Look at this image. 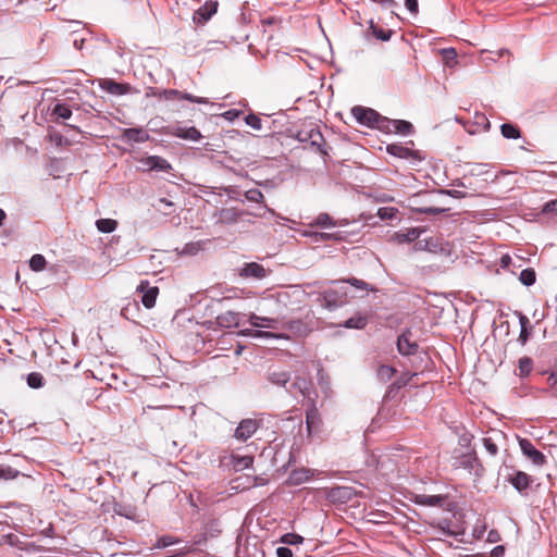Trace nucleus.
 <instances>
[{"label":"nucleus","instance_id":"f257e3e1","mask_svg":"<svg viewBox=\"0 0 557 557\" xmlns=\"http://www.w3.org/2000/svg\"><path fill=\"white\" fill-rule=\"evenodd\" d=\"M267 380L272 385L284 387L286 393L294 398H297L298 395L307 396L312 385L310 381L300 376L295 377V380L287 385L290 381V372L273 368L269 369Z\"/></svg>","mask_w":557,"mask_h":557},{"label":"nucleus","instance_id":"f03ea898","mask_svg":"<svg viewBox=\"0 0 557 557\" xmlns=\"http://www.w3.org/2000/svg\"><path fill=\"white\" fill-rule=\"evenodd\" d=\"M295 137L300 143H309L310 146L322 156L327 154L325 149V139L319 127L314 124L309 123L308 125H304L299 131H297Z\"/></svg>","mask_w":557,"mask_h":557},{"label":"nucleus","instance_id":"7ed1b4c3","mask_svg":"<svg viewBox=\"0 0 557 557\" xmlns=\"http://www.w3.org/2000/svg\"><path fill=\"white\" fill-rule=\"evenodd\" d=\"M307 398L306 400V430L307 436L311 437L314 434L321 432L322 429V418L320 411L317 407L315 400L310 396V389L308 391V395L304 396Z\"/></svg>","mask_w":557,"mask_h":557},{"label":"nucleus","instance_id":"20e7f679","mask_svg":"<svg viewBox=\"0 0 557 557\" xmlns=\"http://www.w3.org/2000/svg\"><path fill=\"white\" fill-rule=\"evenodd\" d=\"M506 482L511 484L521 496L525 497L530 494L534 478L524 471L512 470V472L507 474Z\"/></svg>","mask_w":557,"mask_h":557},{"label":"nucleus","instance_id":"39448f33","mask_svg":"<svg viewBox=\"0 0 557 557\" xmlns=\"http://www.w3.org/2000/svg\"><path fill=\"white\" fill-rule=\"evenodd\" d=\"M518 444L522 454L537 467H543L547 462L546 456L535 448L532 442L524 437H518Z\"/></svg>","mask_w":557,"mask_h":557},{"label":"nucleus","instance_id":"423d86ee","mask_svg":"<svg viewBox=\"0 0 557 557\" xmlns=\"http://www.w3.org/2000/svg\"><path fill=\"white\" fill-rule=\"evenodd\" d=\"M352 116L357 120V122L361 125L368 127H375L380 113L371 108H366L361 106H356L351 109Z\"/></svg>","mask_w":557,"mask_h":557},{"label":"nucleus","instance_id":"0eeeda50","mask_svg":"<svg viewBox=\"0 0 557 557\" xmlns=\"http://www.w3.org/2000/svg\"><path fill=\"white\" fill-rule=\"evenodd\" d=\"M410 329H406L397 338V350L401 356H413L419 350L418 343L412 338Z\"/></svg>","mask_w":557,"mask_h":557},{"label":"nucleus","instance_id":"6e6552de","mask_svg":"<svg viewBox=\"0 0 557 557\" xmlns=\"http://www.w3.org/2000/svg\"><path fill=\"white\" fill-rule=\"evenodd\" d=\"M136 290L141 294V302L147 309L154 307L159 295L158 286H151L148 281L143 280Z\"/></svg>","mask_w":557,"mask_h":557},{"label":"nucleus","instance_id":"1a4fd4ad","mask_svg":"<svg viewBox=\"0 0 557 557\" xmlns=\"http://www.w3.org/2000/svg\"><path fill=\"white\" fill-rule=\"evenodd\" d=\"M259 429V423L255 419H244L239 422L235 429L234 437L239 441H247Z\"/></svg>","mask_w":557,"mask_h":557},{"label":"nucleus","instance_id":"9d476101","mask_svg":"<svg viewBox=\"0 0 557 557\" xmlns=\"http://www.w3.org/2000/svg\"><path fill=\"white\" fill-rule=\"evenodd\" d=\"M99 87L113 96H123L132 92V86L128 83H117L113 79H101Z\"/></svg>","mask_w":557,"mask_h":557},{"label":"nucleus","instance_id":"9b49d317","mask_svg":"<svg viewBox=\"0 0 557 557\" xmlns=\"http://www.w3.org/2000/svg\"><path fill=\"white\" fill-rule=\"evenodd\" d=\"M170 134L174 137L191 141H199L202 138L201 133L195 126L186 127L180 124L171 126Z\"/></svg>","mask_w":557,"mask_h":557},{"label":"nucleus","instance_id":"f8f14e48","mask_svg":"<svg viewBox=\"0 0 557 557\" xmlns=\"http://www.w3.org/2000/svg\"><path fill=\"white\" fill-rule=\"evenodd\" d=\"M216 1H207L198 10L195 11L193 20L197 24L207 23L218 11Z\"/></svg>","mask_w":557,"mask_h":557},{"label":"nucleus","instance_id":"ddd939ff","mask_svg":"<svg viewBox=\"0 0 557 557\" xmlns=\"http://www.w3.org/2000/svg\"><path fill=\"white\" fill-rule=\"evenodd\" d=\"M165 100H188L190 102L206 104L208 103L207 98L194 96L188 92H182L177 89H162V97Z\"/></svg>","mask_w":557,"mask_h":557},{"label":"nucleus","instance_id":"4468645a","mask_svg":"<svg viewBox=\"0 0 557 557\" xmlns=\"http://www.w3.org/2000/svg\"><path fill=\"white\" fill-rule=\"evenodd\" d=\"M319 300L321 301L322 306H324L329 310H334L345 302L343 294H339L337 290L334 289L325 290L321 295Z\"/></svg>","mask_w":557,"mask_h":557},{"label":"nucleus","instance_id":"2eb2a0df","mask_svg":"<svg viewBox=\"0 0 557 557\" xmlns=\"http://www.w3.org/2000/svg\"><path fill=\"white\" fill-rule=\"evenodd\" d=\"M239 275L260 280L267 276V270L257 262H248L240 268Z\"/></svg>","mask_w":557,"mask_h":557},{"label":"nucleus","instance_id":"dca6fc26","mask_svg":"<svg viewBox=\"0 0 557 557\" xmlns=\"http://www.w3.org/2000/svg\"><path fill=\"white\" fill-rule=\"evenodd\" d=\"M445 500L446 496L443 495L414 494L412 497L414 504L429 507L442 506Z\"/></svg>","mask_w":557,"mask_h":557},{"label":"nucleus","instance_id":"f3484780","mask_svg":"<svg viewBox=\"0 0 557 557\" xmlns=\"http://www.w3.org/2000/svg\"><path fill=\"white\" fill-rule=\"evenodd\" d=\"M423 232L422 228L419 227H411L407 228L405 231L396 232L392 239L396 242L397 244H405V243H412L416 242L421 233Z\"/></svg>","mask_w":557,"mask_h":557},{"label":"nucleus","instance_id":"a211bd4d","mask_svg":"<svg viewBox=\"0 0 557 557\" xmlns=\"http://www.w3.org/2000/svg\"><path fill=\"white\" fill-rule=\"evenodd\" d=\"M520 324V334L518 342L521 346H524L532 334V326L529 318L520 311H516Z\"/></svg>","mask_w":557,"mask_h":557},{"label":"nucleus","instance_id":"6ab92c4d","mask_svg":"<svg viewBox=\"0 0 557 557\" xmlns=\"http://www.w3.org/2000/svg\"><path fill=\"white\" fill-rule=\"evenodd\" d=\"M143 162L149 170L160 172H169L172 170L170 162L160 156H149Z\"/></svg>","mask_w":557,"mask_h":557},{"label":"nucleus","instance_id":"aec40b11","mask_svg":"<svg viewBox=\"0 0 557 557\" xmlns=\"http://www.w3.org/2000/svg\"><path fill=\"white\" fill-rule=\"evenodd\" d=\"M386 151L388 154L399 159L417 158L418 154L417 151H413L410 148L403 146L401 144H389L386 146Z\"/></svg>","mask_w":557,"mask_h":557},{"label":"nucleus","instance_id":"412c9836","mask_svg":"<svg viewBox=\"0 0 557 557\" xmlns=\"http://www.w3.org/2000/svg\"><path fill=\"white\" fill-rule=\"evenodd\" d=\"M73 112L71 107L66 102H60L53 104L51 109V117L54 122L59 123V121L69 120L72 116Z\"/></svg>","mask_w":557,"mask_h":557},{"label":"nucleus","instance_id":"4be33fe9","mask_svg":"<svg viewBox=\"0 0 557 557\" xmlns=\"http://www.w3.org/2000/svg\"><path fill=\"white\" fill-rule=\"evenodd\" d=\"M216 323L222 327H236L240 323V313L226 311L216 317Z\"/></svg>","mask_w":557,"mask_h":557},{"label":"nucleus","instance_id":"5701e85b","mask_svg":"<svg viewBox=\"0 0 557 557\" xmlns=\"http://www.w3.org/2000/svg\"><path fill=\"white\" fill-rule=\"evenodd\" d=\"M253 457L251 455L231 454L230 463L235 471H243L252 466Z\"/></svg>","mask_w":557,"mask_h":557},{"label":"nucleus","instance_id":"b1692460","mask_svg":"<svg viewBox=\"0 0 557 557\" xmlns=\"http://www.w3.org/2000/svg\"><path fill=\"white\" fill-rule=\"evenodd\" d=\"M122 136L125 140L133 143H144L149 138L147 132L136 127L125 128Z\"/></svg>","mask_w":557,"mask_h":557},{"label":"nucleus","instance_id":"393cba45","mask_svg":"<svg viewBox=\"0 0 557 557\" xmlns=\"http://www.w3.org/2000/svg\"><path fill=\"white\" fill-rule=\"evenodd\" d=\"M313 475V471L308 468L295 469L289 474V481L292 484L299 485L309 481Z\"/></svg>","mask_w":557,"mask_h":557},{"label":"nucleus","instance_id":"a878e982","mask_svg":"<svg viewBox=\"0 0 557 557\" xmlns=\"http://www.w3.org/2000/svg\"><path fill=\"white\" fill-rule=\"evenodd\" d=\"M249 323L255 327L275 329L277 321L272 318L260 317L251 313L249 317Z\"/></svg>","mask_w":557,"mask_h":557},{"label":"nucleus","instance_id":"bb28decb","mask_svg":"<svg viewBox=\"0 0 557 557\" xmlns=\"http://www.w3.org/2000/svg\"><path fill=\"white\" fill-rule=\"evenodd\" d=\"M113 512L129 520H135L136 518V508L132 505L114 503Z\"/></svg>","mask_w":557,"mask_h":557},{"label":"nucleus","instance_id":"cd10ccee","mask_svg":"<svg viewBox=\"0 0 557 557\" xmlns=\"http://www.w3.org/2000/svg\"><path fill=\"white\" fill-rule=\"evenodd\" d=\"M500 133L507 139H518L521 137L520 128L512 123H504L500 125Z\"/></svg>","mask_w":557,"mask_h":557},{"label":"nucleus","instance_id":"c85d7f7f","mask_svg":"<svg viewBox=\"0 0 557 557\" xmlns=\"http://www.w3.org/2000/svg\"><path fill=\"white\" fill-rule=\"evenodd\" d=\"M368 324V317L362 314H356L349 319H347L344 323V326L347 329H357L362 330Z\"/></svg>","mask_w":557,"mask_h":557},{"label":"nucleus","instance_id":"c756f323","mask_svg":"<svg viewBox=\"0 0 557 557\" xmlns=\"http://www.w3.org/2000/svg\"><path fill=\"white\" fill-rule=\"evenodd\" d=\"M518 278L522 285L530 287L536 282V272L533 268L523 269Z\"/></svg>","mask_w":557,"mask_h":557},{"label":"nucleus","instance_id":"7c9ffc66","mask_svg":"<svg viewBox=\"0 0 557 557\" xmlns=\"http://www.w3.org/2000/svg\"><path fill=\"white\" fill-rule=\"evenodd\" d=\"M392 132L393 134L410 135L413 133V125L405 120H395Z\"/></svg>","mask_w":557,"mask_h":557},{"label":"nucleus","instance_id":"2f4dec72","mask_svg":"<svg viewBox=\"0 0 557 557\" xmlns=\"http://www.w3.org/2000/svg\"><path fill=\"white\" fill-rule=\"evenodd\" d=\"M396 373V369L392 366L381 364L376 370V377L381 382L389 381L394 374Z\"/></svg>","mask_w":557,"mask_h":557},{"label":"nucleus","instance_id":"473e14b6","mask_svg":"<svg viewBox=\"0 0 557 557\" xmlns=\"http://www.w3.org/2000/svg\"><path fill=\"white\" fill-rule=\"evenodd\" d=\"M96 226L101 233H112L117 227V222L113 219H99L96 221Z\"/></svg>","mask_w":557,"mask_h":557},{"label":"nucleus","instance_id":"72a5a7b5","mask_svg":"<svg viewBox=\"0 0 557 557\" xmlns=\"http://www.w3.org/2000/svg\"><path fill=\"white\" fill-rule=\"evenodd\" d=\"M394 125L395 120L388 119L380 114L374 128L386 134H393L392 129Z\"/></svg>","mask_w":557,"mask_h":557},{"label":"nucleus","instance_id":"f704fd0d","mask_svg":"<svg viewBox=\"0 0 557 557\" xmlns=\"http://www.w3.org/2000/svg\"><path fill=\"white\" fill-rule=\"evenodd\" d=\"M372 32V35L382 41H387L391 39L392 30L391 29H383L379 27L373 21L370 22V27Z\"/></svg>","mask_w":557,"mask_h":557},{"label":"nucleus","instance_id":"c9c22d12","mask_svg":"<svg viewBox=\"0 0 557 557\" xmlns=\"http://www.w3.org/2000/svg\"><path fill=\"white\" fill-rule=\"evenodd\" d=\"M519 373L518 375L521 377L528 376L533 369V360L530 357H522L519 359Z\"/></svg>","mask_w":557,"mask_h":557},{"label":"nucleus","instance_id":"e433bc0d","mask_svg":"<svg viewBox=\"0 0 557 557\" xmlns=\"http://www.w3.org/2000/svg\"><path fill=\"white\" fill-rule=\"evenodd\" d=\"M312 225L320 227H331L336 226L337 223L333 220V218L329 213H320L315 216Z\"/></svg>","mask_w":557,"mask_h":557},{"label":"nucleus","instance_id":"4c0bfd02","mask_svg":"<svg viewBox=\"0 0 557 557\" xmlns=\"http://www.w3.org/2000/svg\"><path fill=\"white\" fill-rule=\"evenodd\" d=\"M333 284H337V283H348L350 284L351 286L356 287L357 289H362V290H372L373 288L370 287V285L362 281V280H359V278H356V277H349V278H346V280H337V281H332Z\"/></svg>","mask_w":557,"mask_h":557},{"label":"nucleus","instance_id":"58836bf2","mask_svg":"<svg viewBox=\"0 0 557 557\" xmlns=\"http://www.w3.org/2000/svg\"><path fill=\"white\" fill-rule=\"evenodd\" d=\"M45 379L44 375L39 372H32L27 375V385L30 388H40L44 386Z\"/></svg>","mask_w":557,"mask_h":557},{"label":"nucleus","instance_id":"ea45409f","mask_svg":"<svg viewBox=\"0 0 557 557\" xmlns=\"http://www.w3.org/2000/svg\"><path fill=\"white\" fill-rule=\"evenodd\" d=\"M47 261L42 255L36 253L29 260V268L33 271L39 272L46 268Z\"/></svg>","mask_w":557,"mask_h":557},{"label":"nucleus","instance_id":"a19ab883","mask_svg":"<svg viewBox=\"0 0 557 557\" xmlns=\"http://www.w3.org/2000/svg\"><path fill=\"white\" fill-rule=\"evenodd\" d=\"M20 474V471L7 466V465H0V480H13L17 478Z\"/></svg>","mask_w":557,"mask_h":557},{"label":"nucleus","instance_id":"79ce46f5","mask_svg":"<svg viewBox=\"0 0 557 557\" xmlns=\"http://www.w3.org/2000/svg\"><path fill=\"white\" fill-rule=\"evenodd\" d=\"M181 540L178 537L172 535H162L157 540L154 544V548H165L168 546L180 543Z\"/></svg>","mask_w":557,"mask_h":557},{"label":"nucleus","instance_id":"37998d69","mask_svg":"<svg viewBox=\"0 0 557 557\" xmlns=\"http://www.w3.org/2000/svg\"><path fill=\"white\" fill-rule=\"evenodd\" d=\"M245 123L256 131H260L262 128V121L259 115L255 113H249L245 116Z\"/></svg>","mask_w":557,"mask_h":557},{"label":"nucleus","instance_id":"c03bdc74","mask_svg":"<svg viewBox=\"0 0 557 557\" xmlns=\"http://www.w3.org/2000/svg\"><path fill=\"white\" fill-rule=\"evenodd\" d=\"M281 542L286 545H298L304 542V537L296 533H286L281 537Z\"/></svg>","mask_w":557,"mask_h":557},{"label":"nucleus","instance_id":"a18cd8bd","mask_svg":"<svg viewBox=\"0 0 557 557\" xmlns=\"http://www.w3.org/2000/svg\"><path fill=\"white\" fill-rule=\"evenodd\" d=\"M482 442H483L484 448L491 456L494 457L498 454V446L493 437H490V436L483 437Z\"/></svg>","mask_w":557,"mask_h":557},{"label":"nucleus","instance_id":"49530a36","mask_svg":"<svg viewBox=\"0 0 557 557\" xmlns=\"http://www.w3.org/2000/svg\"><path fill=\"white\" fill-rule=\"evenodd\" d=\"M245 197L248 201L260 203L263 201V194L257 189L251 188L245 193Z\"/></svg>","mask_w":557,"mask_h":557},{"label":"nucleus","instance_id":"de8ad7c7","mask_svg":"<svg viewBox=\"0 0 557 557\" xmlns=\"http://www.w3.org/2000/svg\"><path fill=\"white\" fill-rule=\"evenodd\" d=\"M376 214L381 220H392L396 216L397 209L383 207L377 210Z\"/></svg>","mask_w":557,"mask_h":557},{"label":"nucleus","instance_id":"09e8293b","mask_svg":"<svg viewBox=\"0 0 557 557\" xmlns=\"http://www.w3.org/2000/svg\"><path fill=\"white\" fill-rule=\"evenodd\" d=\"M8 540H9V544L11 546L16 547L20 550H23V546H24V544H26L27 537H21L15 534H10L8 536Z\"/></svg>","mask_w":557,"mask_h":557},{"label":"nucleus","instance_id":"8fccbe9b","mask_svg":"<svg viewBox=\"0 0 557 557\" xmlns=\"http://www.w3.org/2000/svg\"><path fill=\"white\" fill-rule=\"evenodd\" d=\"M437 245L434 243V238L418 240L414 245L417 250H432V247L435 248Z\"/></svg>","mask_w":557,"mask_h":557},{"label":"nucleus","instance_id":"3c124183","mask_svg":"<svg viewBox=\"0 0 557 557\" xmlns=\"http://www.w3.org/2000/svg\"><path fill=\"white\" fill-rule=\"evenodd\" d=\"M543 214L557 213V199L549 200L543 205Z\"/></svg>","mask_w":557,"mask_h":557},{"label":"nucleus","instance_id":"603ef678","mask_svg":"<svg viewBox=\"0 0 557 557\" xmlns=\"http://www.w3.org/2000/svg\"><path fill=\"white\" fill-rule=\"evenodd\" d=\"M511 263H513V257L508 253L500 257L499 264L504 270H511Z\"/></svg>","mask_w":557,"mask_h":557},{"label":"nucleus","instance_id":"864d4df0","mask_svg":"<svg viewBox=\"0 0 557 557\" xmlns=\"http://www.w3.org/2000/svg\"><path fill=\"white\" fill-rule=\"evenodd\" d=\"M418 211L420 213H424V214H441L443 212L446 211V209H443V208H436V207H424V208H420L418 209Z\"/></svg>","mask_w":557,"mask_h":557},{"label":"nucleus","instance_id":"5fc2aeb1","mask_svg":"<svg viewBox=\"0 0 557 557\" xmlns=\"http://www.w3.org/2000/svg\"><path fill=\"white\" fill-rule=\"evenodd\" d=\"M405 5L412 15H417L419 12L418 0H405Z\"/></svg>","mask_w":557,"mask_h":557},{"label":"nucleus","instance_id":"6e6d98bb","mask_svg":"<svg viewBox=\"0 0 557 557\" xmlns=\"http://www.w3.org/2000/svg\"><path fill=\"white\" fill-rule=\"evenodd\" d=\"M23 550L28 552V553H36V552H40L41 547L39 545H37L35 542L27 539L26 544H24V546H23Z\"/></svg>","mask_w":557,"mask_h":557},{"label":"nucleus","instance_id":"4d7b16f0","mask_svg":"<svg viewBox=\"0 0 557 557\" xmlns=\"http://www.w3.org/2000/svg\"><path fill=\"white\" fill-rule=\"evenodd\" d=\"M505 550L506 548L504 545H497L490 552L487 557H503L505 555Z\"/></svg>","mask_w":557,"mask_h":557},{"label":"nucleus","instance_id":"13d9d810","mask_svg":"<svg viewBox=\"0 0 557 557\" xmlns=\"http://www.w3.org/2000/svg\"><path fill=\"white\" fill-rule=\"evenodd\" d=\"M276 556L277 557H293V552L290 548L286 546H280L276 548Z\"/></svg>","mask_w":557,"mask_h":557},{"label":"nucleus","instance_id":"bf43d9fd","mask_svg":"<svg viewBox=\"0 0 557 557\" xmlns=\"http://www.w3.org/2000/svg\"><path fill=\"white\" fill-rule=\"evenodd\" d=\"M442 194H445V195H448L453 198H457V199H460V198H463L465 197V193L460 191V190H456V189H444V190H441Z\"/></svg>","mask_w":557,"mask_h":557},{"label":"nucleus","instance_id":"052dcab7","mask_svg":"<svg viewBox=\"0 0 557 557\" xmlns=\"http://www.w3.org/2000/svg\"><path fill=\"white\" fill-rule=\"evenodd\" d=\"M240 114H242V111H239V110H235V109H231V110H227L226 112H224L223 116H224L226 120L234 121V120H235V119H237Z\"/></svg>","mask_w":557,"mask_h":557},{"label":"nucleus","instance_id":"680f3d73","mask_svg":"<svg viewBox=\"0 0 557 557\" xmlns=\"http://www.w3.org/2000/svg\"><path fill=\"white\" fill-rule=\"evenodd\" d=\"M487 542L490 543H496L500 541V534L497 530H491L487 534Z\"/></svg>","mask_w":557,"mask_h":557},{"label":"nucleus","instance_id":"e2e57ef3","mask_svg":"<svg viewBox=\"0 0 557 557\" xmlns=\"http://www.w3.org/2000/svg\"><path fill=\"white\" fill-rule=\"evenodd\" d=\"M548 382H549L550 385L557 384V358L554 361V369L549 373Z\"/></svg>","mask_w":557,"mask_h":557},{"label":"nucleus","instance_id":"0e129e2a","mask_svg":"<svg viewBox=\"0 0 557 557\" xmlns=\"http://www.w3.org/2000/svg\"><path fill=\"white\" fill-rule=\"evenodd\" d=\"M146 97L147 98H150V97H159V98H161L162 97V90H160L158 88H154V87H148L146 89Z\"/></svg>","mask_w":557,"mask_h":557},{"label":"nucleus","instance_id":"69168bd1","mask_svg":"<svg viewBox=\"0 0 557 557\" xmlns=\"http://www.w3.org/2000/svg\"><path fill=\"white\" fill-rule=\"evenodd\" d=\"M195 548L193 546H186L180 550H177L173 556L171 557H185L187 554L193 553Z\"/></svg>","mask_w":557,"mask_h":557},{"label":"nucleus","instance_id":"338daca9","mask_svg":"<svg viewBox=\"0 0 557 557\" xmlns=\"http://www.w3.org/2000/svg\"><path fill=\"white\" fill-rule=\"evenodd\" d=\"M207 542V535L206 534H200L199 536H196L194 542H193V547L196 546V545H203L205 543Z\"/></svg>","mask_w":557,"mask_h":557},{"label":"nucleus","instance_id":"774afa93","mask_svg":"<svg viewBox=\"0 0 557 557\" xmlns=\"http://www.w3.org/2000/svg\"><path fill=\"white\" fill-rule=\"evenodd\" d=\"M404 385H405V383H399V382H396V383H393L392 385H389L388 391L386 393V397H388L393 392L401 388V386H404Z\"/></svg>","mask_w":557,"mask_h":557}]
</instances>
